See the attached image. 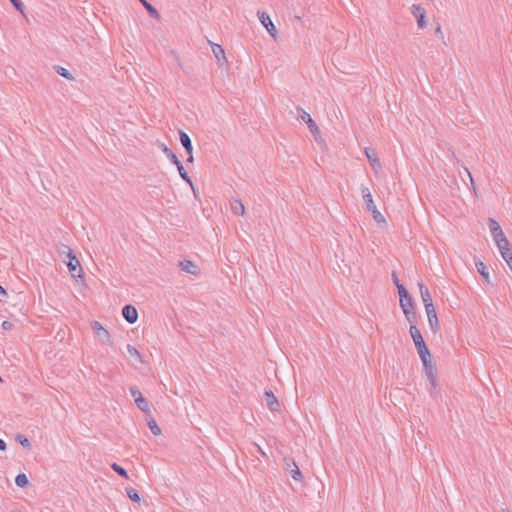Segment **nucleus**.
<instances>
[{"instance_id": "obj_1", "label": "nucleus", "mask_w": 512, "mask_h": 512, "mask_svg": "<svg viewBox=\"0 0 512 512\" xmlns=\"http://www.w3.org/2000/svg\"><path fill=\"white\" fill-rule=\"evenodd\" d=\"M360 189H361V194H362L363 201L365 202L368 211L372 214V217H373L374 221L378 225H385L386 224V219L381 214V212L377 209V207H376V205H375V203L373 201V197H372V194L370 192V189L367 186H365V185H361Z\"/></svg>"}, {"instance_id": "obj_2", "label": "nucleus", "mask_w": 512, "mask_h": 512, "mask_svg": "<svg viewBox=\"0 0 512 512\" xmlns=\"http://www.w3.org/2000/svg\"><path fill=\"white\" fill-rule=\"evenodd\" d=\"M63 249L60 251L62 255L66 254L69 261L67 262L68 270L74 279H83V269L80 261L73 253L72 249L66 245H63Z\"/></svg>"}, {"instance_id": "obj_3", "label": "nucleus", "mask_w": 512, "mask_h": 512, "mask_svg": "<svg viewBox=\"0 0 512 512\" xmlns=\"http://www.w3.org/2000/svg\"><path fill=\"white\" fill-rule=\"evenodd\" d=\"M91 328L95 334V337L101 344H108L113 346V341L111 340V335L107 329H105L102 324L98 321L91 322Z\"/></svg>"}, {"instance_id": "obj_4", "label": "nucleus", "mask_w": 512, "mask_h": 512, "mask_svg": "<svg viewBox=\"0 0 512 512\" xmlns=\"http://www.w3.org/2000/svg\"><path fill=\"white\" fill-rule=\"evenodd\" d=\"M284 469L291 475L292 479L297 482H302L303 475L296 462L289 457L284 458Z\"/></svg>"}, {"instance_id": "obj_5", "label": "nucleus", "mask_w": 512, "mask_h": 512, "mask_svg": "<svg viewBox=\"0 0 512 512\" xmlns=\"http://www.w3.org/2000/svg\"><path fill=\"white\" fill-rule=\"evenodd\" d=\"M258 18L261 24L265 27L267 32L273 37H277V29L275 25L273 24L270 16L266 12H258Z\"/></svg>"}, {"instance_id": "obj_6", "label": "nucleus", "mask_w": 512, "mask_h": 512, "mask_svg": "<svg viewBox=\"0 0 512 512\" xmlns=\"http://www.w3.org/2000/svg\"><path fill=\"white\" fill-rule=\"evenodd\" d=\"M411 12H412L413 16L417 19L418 28L423 29L426 26L425 9L418 4H413L411 6Z\"/></svg>"}, {"instance_id": "obj_7", "label": "nucleus", "mask_w": 512, "mask_h": 512, "mask_svg": "<svg viewBox=\"0 0 512 512\" xmlns=\"http://www.w3.org/2000/svg\"><path fill=\"white\" fill-rule=\"evenodd\" d=\"M131 396L134 398V401L139 409L143 412H149V406L147 400L142 396L141 392L136 387L130 388Z\"/></svg>"}, {"instance_id": "obj_8", "label": "nucleus", "mask_w": 512, "mask_h": 512, "mask_svg": "<svg viewBox=\"0 0 512 512\" xmlns=\"http://www.w3.org/2000/svg\"><path fill=\"white\" fill-rule=\"evenodd\" d=\"M425 312L427 314L430 329L433 331V333H437L440 329V325L435 307H427L425 309Z\"/></svg>"}, {"instance_id": "obj_9", "label": "nucleus", "mask_w": 512, "mask_h": 512, "mask_svg": "<svg viewBox=\"0 0 512 512\" xmlns=\"http://www.w3.org/2000/svg\"><path fill=\"white\" fill-rule=\"evenodd\" d=\"M398 294L402 310L413 306L412 298L409 296L408 291L403 285H398Z\"/></svg>"}, {"instance_id": "obj_10", "label": "nucleus", "mask_w": 512, "mask_h": 512, "mask_svg": "<svg viewBox=\"0 0 512 512\" xmlns=\"http://www.w3.org/2000/svg\"><path fill=\"white\" fill-rule=\"evenodd\" d=\"M299 117L308 125L310 132L316 136L320 133L318 126L311 118L310 114L304 111L303 109H299Z\"/></svg>"}, {"instance_id": "obj_11", "label": "nucleus", "mask_w": 512, "mask_h": 512, "mask_svg": "<svg viewBox=\"0 0 512 512\" xmlns=\"http://www.w3.org/2000/svg\"><path fill=\"white\" fill-rule=\"evenodd\" d=\"M364 153L373 168V170L377 173L381 170V163L376 154V152L372 148H365Z\"/></svg>"}, {"instance_id": "obj_12", "label": "nucleus", "mask_w": 512, "mask_h": 512, "mask_svg": "<svg viewBox=\"0 0 512 512\" xmlns=\"http://www.w3.org/2000/svg\"><path fill=\"white\" fill-rule=\"evenodd\" d=\"M179 267L181 268L182 271H184L188 274H191V275H198L200 273L199 266L196 263H194L193 261L188 260V259H184V260L180 261Z\"/></svg>"}, {"instance_id": "obj_13", "label": "nucleus", "mask_w": 512, "mask_h": 512, "mask_svg": "<svg viewBox=\"0 0 512 512\" xmlns=\"http://www.w3.org/2000/svg\"><path fill=\"white\" fill-rule=\"evenodd\" d=\"M417 353L423 363L424 367H429L432 364V358L430 351L426 344L420 345L419 347H416Z\"/></svg>"}, {"instance_id": "obj_14", "label": "nucleus", "mask_w": 512, "mask_h": 512, "mask_svg": "<svg viewBox=\"0 0 512 512\" xmlns=\"http://www.w3.org/2000/svg\"><path fill=\"white\" fill-rule=\"evenodd\" d=\"M122 315L124 319L130 324L135 323L138 319V312L132 305H125L122 309Z\"/></svg>"}, {"instance_id": "obj_15", "label": "nucleus", "mask_w": 512, "mask_h": 512, "mask_svg": "<svg viewBox=\"0 0 512 512\" xmlns=\"http://www.w3.org/2000/svg\"><path fill=\"white\" fill-rule=\"evenodd\" d=\"M418 286H419V290H420V296H421V299H422L425 309L427 307L434 306L432 297H431V294H430L428 288L421 282L418 283Z\"/></svg>"}, {"instance_id": "obj_16", "label": "nucleus", "mask_w": 512, "mask_h": 512, "mask_svg": "<svg viewBox=\"0 0 512 512\" xmlns=\"http://www.w3.org/2000/svg\"><path fill=\"white\" fill-rule=\"evenodd\" d=\"M127 352L129 355V361L133 366L138 367L139 364H142V357L135 347H133L132 345H127Z\"/></svg>"}, {"instance_id": "obj_17", "label": "nucleus", "mask_w": 512, "mask_h": 512, "mask_svg": "<svg viewBox=\"0 0 512 512\" xmlns=\"http://www.w3.org/2000/svg\"><path fill=\"white\" fill-rule=\"evenodd\" d=\"M409 333L414 342L415 348L419 347L420 345L426 344L420 330L418 329V327L415 324H412L410 326Z\"/></svg>"}, {"instance_id": "obj_18", "label": "nucleus", "mask_w": 512, "mask_h": 512, "mask_svg": "<svg viewBox=\"0 0 512 512\" xmlns=\"http://www.w3.org/2000/svg\"><path fill=\"white\" fill-rule=\"evenodd\" d=\"M212 52L220 66H222L224 63H227L225 51L221 45L215 43L212 44Z\"/></svg>"}, {"instance_id": "obj_19", "label": "nucleus", "mask_w": 512, "mask_h": 512, "mask_svg": "<svg viewBox=\"0 0 512 512\" xmlns=\"http://www.w3.org/2000/svg\"><path fill=\"white\" fill-rule=\"evenodd\" d=\"M264 397L266 405L271 411H277L279 409V402L272 391H265Z\"/></svg>"}, {"instance_id": "obj_20", "label": "nucleus", "mask_w": 512, "mask_h": 512, "mask_svg": "<svg viewBox=\"0 0 512 512\" xmlns=\"http://www.w3.org/2000/svg\"><path fill=\"white\" fill-rule=\"evenodd\" d=\"M231 210L234 214H237V215L242 216L245 214L244 204L238 199H234L231 201Z\"/></svg>"}, {"instance_id": "obj_21", "label": "nucleus", "mask_w": 512, "mask_h": 512, "mask_svg": "<svg viewBox=\"0 0 512 512\" xmlns=\"http://www.w3.org/2000/svg\"><path fill=\"white\" fill-rule=\"evenodd\" d=\"M475 266L477 268L478 273L486 280V282H489V272L485 263L478 260L475 261Z\"/></svg>"}, {"instance_id": "obj_22", "label": "nucleus", "mask_w": 512, "mask_h": 512, "mask_svg": "<svg viewBox=\"0 0 512 512\" xmlns=\"http://www.w3.org/2000/svg\"><path fill=\"white\" fill-rule=\"evenodd\" d=\"M180 141H181V144L183 145V147L185 148L186 152L188 154H191L193 148H192L191 139L188 136V134H186L185 132H180Z\"/></svg>"}, {"instance_id": "obj_23", "label": "nucleus", "mask_w": 512, "mask_h": 512, "mask_svg": "<svg viewBox=\"0 0 512 512\" xmlns=\"http://www.w3.org/2000/svg\"><path fill=\"white\" fill-rule=\"evenodd\" d=\"M140 2L143 4V6L146 8V10L149 12L150 16H152L155 19L159 18V13L155 7H153L149 2L146 0H140Z\"/></svg>"}, {"instance_id": "obj_24", "label": "nucleus", "mask_w": 512, "mask_h": 512, "mask_svg": "<svg viewBox=\"0 0 512 512\" xmlns=\"http://www.w3.org/2000/svg\"><path fill=\"white\" fill-rule=\"evenodd\" d=\"M403 313L405 315L406 320L412 324L416 322V313L413 310V306L411 308L403 309Z\"/></svg>"}, {"instance_id": "obj_25", "label": "nucleus", "mask_w": 512, "mask_h": 512, "mask_svg": "<svg viewBox=\"0 0 512 512\" xmlns=\"http://www.w3.org/2000/svg\"><path fill=\"white\" fill-rule=\"evenodd\" d=\"M488 227L491 234H494L497 231L502 230L499 223L493 218L488 219Z\"/></svg>"}, {"instance_id": "obj_26", "label": "nucleus", "mask_w": 512, "mask_h": 512, "mask_svg": "<svg viewBox=\"0 0 512 512\" xmlns=\"http://www.w3.org/2000/svg\"><path fill=\"white\" fill-rule=\"evenodd\" d=\"M16 441H18L26 449H30L31 448L30 440L26 436H24L23 434H17L16 435Z\"/></svg>"}, {"instance_id": "obj_27", "label": "nucleus", "mask_w": 512, "mask_h": 512, "mask_svg": "<svg viewBox=\"0 0 512 512\" xmlns=\"http://www.w3.org/2000/svg\"><path fill=\"white\" fill-rule=\"evenodd\" d=\"M178 172L181 176V178L187 182L191 188H193V182L191 180V178L189 177L187 171L185 170L184 166H180L179 169H178Z\"/></svg>"}, {"instance_id": "obj_28", "label": "nucleus", "mask_w": 512, "mask_h": 512, "mask_svg": "<svg viewBox=\"0 0 512 512\" xmlns=\"http://www.w3.org/2000/svg\"><path fill=\"white\" fill-rule=\"evenodd\" d=\"M501 257L505 260L508 266H512V247L508 250L500 252Z\"/></svg>"}, {"instance_id": "obj_29", "label": "nucleus", "mask_w": 512, "mask_h": 512, "mask_svg": "<svg viewBox=\"0 0 512 512\" xmlns=\"http://www.w3.org/2000/svg\"><path fill=\"white\" fill-rule=\"evenodd\" d=\"M56 71H57V73L60 76L66 78L68 80H74V77L72 76V74L66 68L61 67V66H57L56 67Z\"/></svg>"}, {"instance_id": "obj_30", "label": "nucleus", "mask_w": 512, "mask_h": 512, "mask_svg": "<svg viewBox=\"0 0 512 512\" xmlns=\"http://www.w3.org/2000/svg\"><path fill=\"white\" fill-rule=\"evenodd\" d=\"M15 484L19 487H25L28 484V478L25 474H18L15 477Z\"/></svg>"}, {"instance_id": "obj_31", "label": "nucleus", "mask_w": 512, "mask_h": 512, "mask_svg": "<svg viewBox=\"0 0 512 512\" xmlns=\"http://www.w3.org/2000/svg\"><path fill=\"white\" fill-rule=\"evenodd\" d=\"M147 423H148L150 430L152 431V433L154 435L160 434V428L158 427L157 422L153 418L149 419L147 421Z\"/></svg>"}, {"instance_id": "obj_32", "label": "nucleus", "mask_w": 512, "mask_h": 512, "mask_svg": "<svg viewBox=\"0 0 512 512\" xmlns=\"http://www.w3.org/2000/svg\"><path fill=\"white\" fill-rule=\"evenodd\" d=\"M111 468L113 469V471H115L117 474H119L120 476H123L125 478H128V474H127V471L121 467L120 465L116 464V463H113L111 465Z\"/></svg>"}, {"instance_id": "obj_33", "label": "nucleus", "mask_w": 512, "mask_h": 512, "mask_svg": "<svg viewBox=\"0 0 512 512\" xmlns=\"http://www.w3.org/2000/svg\"><path fill=\"white\" fill-rule=\"evenodd\" d=\"M126 492H127L128 497H129L131 500H133V501H135V502H139V501H140V496H139L138 492H137L135 489H133V488H127V489H126Z\"/></svg>"}, {"instance_id": "obj_34", "label": "nucleus", "mask_w": 512, "mask_h": 512, "mask_svg": "<svg viewBox=\"0 0 512 512\" xmlns=\"http://www.w3.org/2000/svg\"><path fill=\"white\" fill-rule=\"evenodd\" d=\"M495 244H498L499 242L503 241L504 239H506V236L505 234L503 233V230H499L497 231L496 233L494 234H491Z\"/></svg>"}, {"instance_id": "obj_35", "label": "nucleus", "mask_w": 512, "mask_h": 512, "mask_svg": "<svg viewBox=\"0 0 512 512\" xmlns=\"http://www.w3.org/2000/svg\"><path fill=\"white\" fill-rule=\"evenodd\" d=\"M499 252H502L504 250H508L509 248H511V245L508 241V239H504L503 241L499 242L498 244H496Z\"/></svg>"}, {"instance_id": "obj_36", "label": "nucleus", "mask_w": 512, "mask_h": 512, "mask_svg": "<svg viewBox=\"0 0 512 512\" xmlns=\"http://www.w3.org/2000/svg\"><path fill=\"white\" fill-rule=\"evenodd\" d=\"M13 7L20 13H24V5L21 0H9Z\"/></svg>"}, {"instance_id": "obj_37", "label": "nucleus", "mask_w": 512, "mask_h": 512, "mask_svg": "<svg viewBox=\"0 0 512 512\" xmlns=\"http://www.w3.org/2000/svg\"><path fill=\"white\" fill-rule=\"evenodd\" d=\"M424 368H425V373H426L428 381H434L436 376L433 371V365L431 364V366L424 367Z\"/></svg>"}, {"instance_id": "obj_38", "label": "nucleus", "mask_w": 512, "mask_h": 512, "mask_svg": "<svg viewBox=\"0 0 512 512\" xmlns=\"http://www.w3.org/2000/svg\"><path fill=\"white\" fill-rule=\"evenodd\" d=\"M162 151L165 153L167 158H169L173 163L178 159L177 156L169 148L163 147Z\"/></svg>"}, {"instance_id": "obj_39", "label": "nucleus", "mask_w": 512, "mask_h": 512, "mask_svg": "<svg viewBox=\"0 0 512 512\" xmlns=\"http://www.w3.org/2000/svg\"><path fill=\"white\" fill-rule=\"evenodd\" d=\"M12 327H13V324L10 321H3L2 322V328L4 330H10V329H12Z\"/></svg>"}, {"instance_id": "obj_40", "label": "nucleus", "mask_w": 512, "mask_h": 512, "mask_svg": "<svg viewBox=\"0 0 512 512\" xmlns=\"http://www.w3.org/2000/svg\"><path fill=\"white\" fill-rule=\"evenodd\" d=\"M464 171L466 172V174L468 175L469 179H470V182L472 185H474V181H473V177L470 173V171L468 170V168L464 167Z\"/></svg>"}, {"instance_id": "obj_41", "label": "nucleus", "mask_w": 512, "mask_h": 512, "mask_svg": "<svg viewBox=\"0 0 512 512\" xmlns=\"http://www.w3.org/2000/svg\"><path fill=\"white\" fill-rule=\"evenodd\" d=\"M435 34L436 35H439L441 37H443V33H442V30H441V26H437L436 29H435Z\"/></svg>"}, {"instance_id": "obj_42", "label": "nucleus", "mask_w": 512, "mask_h": 512, "mask_svg": "<svg viewBox=\"0 0 512 512\" xmlns=\"http://www.w3.org/2000/svg\"><path fill=\"white\" fill-rule=\"evenodd\" d=\"M5 449H6V443L2 439H0V450L4 451Z\"/></svg>"}, {"instance_id": "obj_43", "label": "nucleus", "mask_w": 512, "mask_h": 512, "mask_svg": "<svg viewBox=\"0 0 512 512\" xmlns=\"http://www.w3.org/2000/svg\"><path fill=\"white\" fill-rule=\"evenodd\" d=\"M255 446L257 447V450L260 452L262 456H266L265 451L259 445L255 444Z\"/></svg>"}, {"instance_id": "obj_44", "label": "nucleus", "mask_w": 512, "mask_h": 512, "mask_svg": "<svg viewBox=\"0 0 512 512\" xmlns=\"http://www.w3.org/2000/svg\"><path fill=\"white\" fill-rule=\"evenodd\" d=\"M393 279H394V283H395L396 287L398 288V285H401V284L399 283V280L395 274H393Z\"/></svg>"}, {"instance_id": "obj_45", "label": "nucleus", "mask_w": 512, "mask_h": 512, "mask_svg": "<svg viewBox=\"0 0 512 512\" xmlns=\"http://www.w3.org/2000/svg\"><path fill=\"white\" fill-rule=\"evenodd\" d=\"M177 167V169H179L180 166H183L182 163L177 159L176 161H174V163Z\"/></svg>"}, {"instance_id": "obj_46", "label": "nucleus", "mask_w": 512, "mask_h": 512, "mask_svg": "<svg viewBox=\"0 0 512 512\" xmlns=\"http://www.w3.org/2000/svg\"><path fill=\"white\" fill-rule=\"evenodd\" d=\"M0 295H6V290L0 285Z\"/></svg>"}, {"instance_id": "obj_47", "label": "nucleus", "mask_w": 512, "mask_h": 512, "mask_svg": "<svg viewBox=\"0 0 512 512\" xmlns=\"http://www.w3.org/2000/svg\"><path fill=\"white\" fill-rule=\"evenodd\" d=\"M193 160H194V158H193V155L191 153V154H189V157L187 158V161L188 162H193Z\"/></svg>"}, {"instance_id": "obj_48", "label": "nucleus", "mask_w": 512, "mask_h": 512, "mask_svg": "<svg viewBox=\"0 0 512 512\" xmlns=\"http://www.w3.org/2000/svg\"><path fill=\"white\" fill-rule=\"evenodd\" d=\"M432 388H435L436 386V379L434 381H429Z\"/></svg>"}, {"instance_id": "obj_49", "label": "nucleus", "mask_w": 512, "mask_h": 512, "mask_svg": "<svg viewBox=\"0 0 512 512\" xmlns=\"http://www.w3.org/2000/svg\"><path fill=\"white\" fill-rule=\"evenodd\" d=\"M192 190H193L194 195L196 196V194H197L196 189L193 187Z\"/></svg>"}, {"instance_id": "obj_50", "label": "nucleus", "mask_w": 512, "mask_h": 512, "mask_svg": "<svg viewBox=\"0 0 512 512\" xmlns=\"http://www.w3.org/2000/svg\"><path fill=\"white\" fill-rule=\"evenodd\" d=\"M503 512H510V511H509V510H507V509H504V510H503Z\"/></svg>"}, {"instance_id": "obj_51", "label": "nucleus", "mask_w": 512, "mask_h": 512, "mask_svg": "<svg viewBox=\"0 0 512 512\" xmlns=\"http://www.w3.org/2000/svg\"><path fill=\"white\" fill-rule=\"evenodd\" d=\"M509 268H510V269H511V271H512V265H511V266H509Z\"/></svg>"}]
</instances>
